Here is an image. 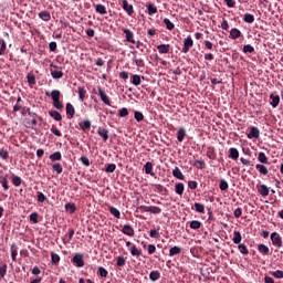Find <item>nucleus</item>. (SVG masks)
<instances>
[{
    "mask_svg": "<svg viewBox=\"0 0 283 283\" xmlns=\"http://www.w3.org/2000/svg\"><path fill=\"white\" fill-rule=\"evenodd\" d=\"M51 98L53 101V106L55 107V109H63V102L60 101L61 91H59V90L52 91Z\"/></svg>",
    "mask_w": 283,
    "mask_h": 283,
    "instance_id": "1",
    "label": "nucleus"
},
{
    "mask_svg": "<svg viewBox=\"0 0 283 283\" xmlns=\"http://www.w3.org/2000/svg\"><path fill=\"white\" fill-rule=\"evenodd\" d=\"M270 240L276 249H282L283 248V241H282V235L277 232H272L270 235Z\"/></svg>",
    "mask_w": 283,
    "mask_h": 283,
    "instance_id": "2",
    "label": "nucleus"
},
{
    "mask_svg": "<svg viewBox=\"0 0 283 283\" xmlns=\"http://www.w3.org/2000/svg\"><path fill=\"white\" fill-rule=\"evenodd\" d=\"M139 209L146 213H154L155 216H158V213L163 212V209L156 206H140Z\"/></svg>",
    "mask_w": 283,
    "mask_h": 283,
    "instance_id": "3",
    "label": "nucleus"
},
{
    "mask_svg": "<svg viewBox=\"0 0 283 283\" xmlns=\"http://www.w3.org/2000/svg\"><path fill=\"white\" fill-rule=\"evenodd\" d=\"M51 76L52 78L59 80V78H63V71L61 70V67L51 64Z\"/></svg>",
    "mask_w": 283,
    "mask_h": 283,
    "instance_id": "4",
    "label": "nucleus"
},
{
    "mask_svg": "<svg viewBox=\"0 0 283 283\" xmlns=\"http://www.w3.org/2000/svg\"><path fill=\"white\" fill-rule=\"evenodd\" d=\"M191 48H193V39H191V35H188L184 41V48L181 52H184V54H187L189 50H191Z\"/></svg>",
    "mask_w": 283,
    "mask_h": 283,
    "instance_id": "5",
    "label": "nucleus"
},
{
    "mask_svg": "<svg viewBox=\"0 0 283 283\" xmlns=\"http://www.w3.org/2000/svg\"><path fill=\"white\" fill-rule=\"evenodd\" d=\"M73 264L77 266L78 269H82V266H85V261H83V254H75L72 259Z\"/></svg>",
    "mask_w": 283,
    "mask_h": 283,
    "instance_id": "6",
    "label": "nucleus"
},
{
    "mask_svg": "<svg viewBox=\"0 0 283 283\" xmlns=\"http://www.w3.org/2000/svg\"><path fill=\"white\" fill-rule=\"evenodd\" d=\"M122 31L124 32L125 36H126V41L128 43H136V40H134V32H132V30L124 28L122 29Z\"/></svg>",
    "mask_w": 283,
    "mask_h": 283,
    "instance_id": "7",
    "label": "nucleus"
},
{
    "mask_svg": "<svg viewBox=\"0 0 283 283\" xmlns=\"http://www.w3.org/2000/svg\"><path fill=\"white\" fill-rule=\"evenodd\" d=\"M122 3L123 10L128 13V17H132L134 14V6L129 4L127 0H123Z\"/></svg>",
    "mask_w": 283,
    "mask_h": 283,
    "instance_id": "8",
    "label": "nucleus"
},
{
    "mask_svg": "<svg viewBox=\"0 0 283 283\" xmlns=\"http://www.w3.org/2000/svg\"><path fill=\"white\" fill-rule=\"evenodd\" d=\"M248 138H260V129L255 126L251 127L248 134Z\"/></svg>",
    "mask_w": 283,
    "mask_h": 283,
    "instance_id": "9",
    "label": "nucleus"
},
{
    "mask_svg": "<svg viewBox=\"0 0 283 283\" xmlns=\"http://www.w3.org/2000/svg\"><path fill=\"white\" fill-rule=\"evenodd\" d=\"M98 94H99L101 101H103L105 105H111L109 97H107V94L103 88L98 87Z\"/></svg>",
    "mask_w": 283,
    "mask_h": 283,
    "instance_id": "10",
    "label": "nucleus"
},
{
    "mask_svg": "<svg viewBox=\"0 0 283 283\" xmlns=\"http://www.w3.org/2000/svg\"><path fill=\"white\" fill-rule=\"evenodd\" d=\"M122 233H124V235H129L132 238L134 237V228H132V226L129 224H125L122 229Z\"/></svg>",
    "mask_w": 283,
    "mask_h": 283,
    "instance_id": "11",
    "label": "nucleus"
},
{
    "mask_svg": "<svg viewBox=\"0 0 283 283\" xmlns=\"http://www.w3.org/2000/svg\"><path fill=\"white\" fill-rule=\"evenodd\" d=\"M229 158H231V160H238V158H240V151H238V148L229 149Z\"/></svg>",
    "mask_w": 283,
    "mask_h": 283,
    "instance_id": "12",
    "label": "nucleus"
},
{
    "mask_svg": "<svg viewBox=\"0 0 283 283\" xmlns=\"http://www.w3.org/2000/svg\"><path fill=\"white\" fill-rule=\"evenodd\" d=\"M255 169L259 170V174H261V176H266L269 174V168H266V166L262 164H256Z\"/></svg>",
    "mask_w": 283,
    "mask_h": 283,
    "instance_id": "13",
    "label": "nucleus"
},
{
    "mask_svg": "<svg viewBox=\"0 0 283 283\" xmlns=\"http://www.w3.org/2000/svg\"><path fill=\"white\" fill-rule=\"evenodd\" d=\"M169 44H159L157 45V50L159 52V54H169Z\"/></svg>",
    "mask_w": 283,
    "mask_h": 283,
    "instance_id": "14",
    "label": "nucleus"
},
{
    "mask_svg": "<svg viewBox=\"0 0 283 283\" xmlns=\"http://www.w3.org/2000/svg\"><path fill=\"white\" fill-rule=\"evenodd\" d=\"M240 36H242V32L239 29H231L230 31V38L235 41V39H240Z\"/></svg>",
    "mask_w": 283,
    "mask_h": 283,
    "instance_id": "15",
    "label": "nucleus"
},
{
    "mask_svg": "<svg viewBox=\"0 0 283 283\" xmlns=\"http://www.w3.org/2000/svg\"><path fill=\"white\" fill-rule=\"evenodd\" d=\"M172 176L175 178H177L178 180H185V175L182 174V171L178 167H175V169L172 170Z\"/></svg>",
    "mask_w": 283,
    "mask_h": 283,
    "instance_id": "16",
    "label": "nucleus"
},
{
    "mask_svg": "<svg viewBox=\"0 0 283 283\" xmlns=\"http://www.w3.org/2000/svg\"><path fill=\"white\" fill-rule=\"evenodd\" d=\"M146 8L148 10L149 17H154V14H156L158 12V8H156V6H154V3H151V2L146 4Z\"/></svg>",
    "mask_w": 283,
    "mask_h": 283,
    "instance_id": "17",
    "label": "nucleus"
},
{
    "mask_svg": "<svg viewBox=\"0 0 283 283\" xmlns=\"http://www.w3.org/2000/svg\"><path fill=\"white\" fill-rule=\"evenodd\" d=\"M270 98H271L270 105L272 107H277V105H280V95L271 94Z\"/></svg>",
    "mask_w": 283,
    "mask_h": 283,
    "instance_id": "18",
    "label": "nucleus"
},
{
    "mask_svg": "<svg viewBox=\"0 0 283 283\" xmlns=\"http://www.w3.org/2000/svg\"><path fill=\"white\" fill-rule=\"evenodd\" d=\"M66 114L69 118H74V114H76V111L74 109V106L71 103L66 104Z\"/></svg>",
    "mask_w": 283,
    "mask_h": 283,
    "instance_id": "19",
    "label": "nucleus"
},
{
    "mask_svg": "<svg viewBox=\"0 0 283 283\" xmlns=\"http://www.w3.org/2000/svg\"><path fill=\"white\" fill-rule=\"evenodd\" d=\"M175 192L178 195V196H182V193H185V184L182 182H178L175 185Z\"/></svg>",
    "mask_w": 283,
    "mask_h": 283,
    "instance_id": "20",
    "label": "nucleus"
},
{
    "mask_svg": "<svg viewBox=\"0 0 283 283\" xmlns=\"http://www.w3.org/2000/svg\"><path fill=\"white\" fill-rule=\"evenodd\" d=\"M258 191H259L260 196H262L263 198H266V196H269V188L266 185H261L258 188Z\"/></svg>",
    "mask_w": 283,
    "mask_h": 283,
    "instance_id": "21",
    "label": "nucleus"
},
{
    "mask_svg": "<svg viewBox=\"0 0 283 283\" xmlns=\"http://www.w3.org/2000/svg\"><path fill=\"white\" fill-rule=\"evenodd\" d=\"M258 251H259V253H261V255H269V253H270L269 247H266L263 243L258 245Z\"/></svg>",
    "mask_w": 283,
    "mask_h": 283,
    "instance_id": "22",
    "label": "nucleus"
},
{
    "mask_svg": "<svg viewBox=\"0 0 283 283\" xmlns=\"http://www.w3.org/2000/svg\"><path fill=\"white\" fill-rule=\"evenodd\" d=\"M258 160H259V163H261L262 165H270V163H269V157H266V154H264V153H259V155H258Z\"/></svg>",
    "mask_w": 283,
    "mask_h": 283,
    "instance_id": "23",
    "label": "nucleus"
},
{
    "mask_svg": "<svg viewBox=\"0 0 283 283\" xmlns=\"http://www.w3.org/2000/svg\"><path fill=\"white\" fill-rule=\"evenodd\" d=\"M179 253H182V248L180 247L175 245L169 250L170 258H174V255H179Z\"/></svg>",
    "mask_w": 283,
    "mask_h": 283,
    "instance_id": "24",
    "label": "nucleus"
},
{
    "mask_svg": "<svg viewBox=\"0 0 283 283\" xmlns=\"http://www.w3.org/2000/svg\"><path fill=\"white\" fill-rule=\"evenodd\" d=\"M130 255L134 258H140L143 255V251L136 248V245L130 247Z\"/></svg>",
    "mask_w": 283,
    "mask_h": 283,
    "instance_id": "25",
    "label": "nucleus"
},
{
    "mask_svg": "<svg viewBox=\"0 0 283 283\" xmlns=\"http://www.w3.org/2000/svg\"><path fill=\"white\" fill-rule=\"evenodd\" d=\"M232 241L234 244H240V242H242V234L240 233V231L233 232Z\"/></svg>",
    "mask_w": 283,
    "mask_h": 283,
    "instance_id": "26",
    "label": "nucleus"
},
{
    "mask_svg": "<svg viewBox=\"0 0 283 283\" xmlns=\"http://www.w3.org/2000/svg\"><path fill=\"white\" fill-rule=\"evenodd\" d=\"M145 169V174H148L149 176H154V164H151L150 161L146 163V165L144 166Z\"/></svg>",
    "mask_w": 283,
    "mask_h": 283,
    "instance_id": "27",
    "label": "nucleus"
},
{
    "mask_svg": "<svg viewBox=\"0 0 283 283\" xmlns=\"http://www.w3.org/2000/svg\"><path fill=\"white\" fill-rule=\"evenodd\" d=\"M39 17H40V19H42V21H50V19H52L50 11H41L39 13Z\"/></svg>",
    "mask_w": 283,
    "mask_h": 283,
    "instance_id": "28",
    "label": "nucleus"
},
{
    "mask_svg": "<svg viewBox=\"0 0 283 283\" xmlns=\"http://www.w3.org/2000/svg\"><path fill=\"white\" fill-rule=\"evenodd\" d=\"M185 136H187V130H185V128H180L177 133L178 142L182 143V140H185Z\"/></svg>",
    "mask_w": 283,
    "mask_h": 283,
    "instance_id": "29",
    "label": "nucleus"
},
{
    "mask_svg": "<svg viewBox=\"0 0 283 283\" xmlns=\"http://www.w3.org/2000/svg\"><path fill=\"white\" fill-rule=\"evenodd\" d=\"M149 280H151V282H158V280H160V273L158 271H151Z\"/></svg>",
    "mask_w": 283,
    "mask_h": 283,
    "instance_id": "30",
    "label": "nucleus"
},
{
    "mask_svg": "<svg viewBox=\"0 0 283 283\" xmlns=\"http://www.w3.org/2000/svg\"><path fill=\"white\" fill-rule=\"evenodd\" d=\"M109 213L120 220V210L114 207H109Z\"/></svg>",
    "mask_w": 283,
    "mask_h": 283,
    "instance_id": "31",
    "label": "nucleus"
},
{
    "mask_svg": "<svg viewBox=\"0 0 283 283\" xmlns=\"http://www.w3.org/2000/svg\"><path fill=\"white\" fill-rule=\"evenodd\" d=\"M64 207L70 213H76V203H66Z\"/></svg>",
    "mask_w": 283,
    "mask_h": 283,
    "instance_id": "32",
    "label": "nucleus"
},
{
    "mask_svg": "<svg viewBox=\"0 0 283 283\" xmlns=\"http://www.w3.org/2000/svg\"><path fill=\"white\" fill-rule=\"evenodd\" d=\"M95 10L98 14H107V8L103 4H96Z\"/></svg>",
    "mask_w": 283,
    "mask_h": 283,
    "instance_id": "33",
    "label": "nucleus"
},
{
    "mask_svg": "<svg viewBox=\"0 0 283 283\" xmlns=\"http://www.w3.org/2000/svg\"><path fill=\"white\" fill-rule=\"evenodd\" d=\"M77 91H78V98H80V101L84 102L85 101V94H87V91H85V88L82 87V86H80L77 88Z\"/></svg>",
    "mask_w": 283,
    "mask_h": 283,
    "instance_id": "34",
    "label": "nucleus"
},
{
    "mask_svg": "<svg viewBox=\"0 0 283 283\" xmlns=\"http://www.w3.org/2000/svg\"><path fill=\"white\" fill-rule=\"evenodd\" d=\"M243 21L245 23H253V21H255V17H253V14L251 13H245L243 17Z\"/></svg>",
    "mask_w": 283,
    "mask_h": 283,
    "instance_id": "35",
    "label": "nucleus"
},
{
    "mask_svg": "<svg viewBox=\"0 0 283 283\" xmlns=\"http://www.w3.org/2000/svg\"><path fill=\"white\" fill-rule=\"evenodd\" d=\"M62 156H61V151H55L52 155H50V160L52 163H55V160H61Z\"/></svg>",
    "mask_w": 283,
    "mask_h": 283,
    "instance_id": "36",
    "label": "nucleus"
},
{
    "mask_svg": "<svg viewBox=\"0 0 283 283\" xmlns=\"http://www.w3.org/2000/svg\"><path fill=\"white\" fill-rule=\"evenodd\" d=\"M200 227H202V222L198 220H193L190 222V229H193L195 231H197V229H200Z\"/></svg>",
    "mask_w": 283,
    "mask_h": 283,
    "instance_id": "37",
    "label": "nucleus"
},
{
    "mask_svg": "<svg viewBox=\"0 0 283 283\" xmlns=\"http://www.w3.org/2000/svg\"><path fill=\"white\" fill-rule=\"evenodd\" d=\"M164 23H165L167 30H174V28H176V25L172 23L171 20H169V18H165Z\"/></svg>",
    "mask_w": 283,
    "mask_h": 283,
    "instance_id": "38",
    "label": "nucleus"
},
{
    "mask_svg": "<svg viewBox=\"0 0 283 283\" xmlns=\"http://www.w3.org/2000/svg\"><path fill=\"white\" fill-rule=\"evenodd\" d=\"M99 136L104 139V140H108L109 138V132H107V129L103 128L98 130Z\"/></svg>",
    "mask_w": 283,
    "mask_h": 283,
    "instance_id": "39",
    "label": "nucleus"
},
{
    "mask_svg": "<svg viewBox=\"0 0 283 283\" xmlns=\"http://www.w3.org/2000/svg\"><path fill=\"white\" fill-rule=\"evenodd\" d=\"M238 249L243 255H249V249L244 245V243H239Z\"/></svg>",
    "mask_w": 283,
    "mask_h": 283,
    "instance_id": "40",
    "label": "nucleus"
},
{
    "mask_svg": "<svg viewBox=\"0 0 283 283\" xmlns=\"http://www.w3.org/2000/svg\"><path fill=\"white\" fill-rule=\"evenodd\" d=\"M244 54H253L255 52V49L251 44H247L243 46Z\"/></svg>",
    "mask_w": 283,
    "mask_h": 283,
    "instance_id": "41",
    "label": "nucleus"
},
{
    "mask_svg": "<svg viewBox=\"0 0 283 283\" xmlns=\"http://www.w3.org/2000/svg\"><path fill=\"white\" fill-rule=\"evenodd\" d=\"M51 262H52V264H59V262H61V256H59V254L52 252L51 253Z\"/></svg>",
    "mask_w": 283,
    "mask_h": 283,
    "instance_id": "42",
    "label": "nucleus"
},
{
    "mask_svg": "<svg viewBox=\"0 0 283 283\" xmlns=\"http://www.w3.org/2000/svg\"><path fill=\"white\" fill-rule=\"evenodd\" d=\"M219 188L221 191H227V189H229V182H227V180L224 179H221L219 184Z\"/></svg>",
    "mask_w": 283,
    "mask_h": 283,
    "instance_id": "43",
    "label": "nucleus"
},
{
    "mask_svg": "<svg viewBox=\"0 0 283 283\" xmlns=\"http://www.w3.org/2000/svg\"><path fill=\"white\" fill-rule=\"evenodd\" d=\"M50 116L54 118V120H63V116H61V113L53 111L50 113Z\"/></svg>",
    "mask_w": 283,
    "mask_h": 283,
    "instance_id": "44",
    "label": "nucleus"
},
{
    "mask_svg": "<svg viewBox=\"0 0 283 283\" xmlns=\"http://www.w3.org/2000/svg\"><path fill=\"white\" fill-rule=\"evenodd\" d=\"M134 116H135V119L137 120V123H140L142 120H145V115H143L142 112L136 111L134 113Z\"/></svg>",
    "mask_w": 283,
    "mask_h": 283,
    "instance_id": "45",
    "label": "nucleus"
},
{
    "mask_svg": "<svg viewBox=\"0 0 283 283\" xmlns=\"http://www.w3.org/2000/svg\"><path fill=\"white\" fill-rule=\"evenodd\" d=\"M80 127L85 132V129H90L92 127V123L90 120H84L80 124Z\"/></svg>",
    "mask_w": 283,
    "mask_h": 283,
    "instance_id": "46",
    "label": "nucleus"
},
{
    "mask_svg": "<svg viewBox=\"0 0 283 283\" xmlns=\"http://www.w3.org/2000/svg\"><path fill=\"white\" fill-rule=\"evenodd\" d=\"M17 255H18L17 245H15V244H12V245H11V258H12V261H13V262H17Z\"/></svg>",
    "mask_w": 283,
    "mask_h": 283,
    "instance_id": "47",
    "label": "nucleus"
},
{
    "mask_svg": "<svg viewBox=\"0 0 283 283\" xmlns=\"http://www.w3.org/2000/svg\"><path fill=\"white\" fill-rule=\"evenodd\" d=\"M30 221L33 222V224H39V213L32 212L30 214Z\"/></svg>",
    "mask_w": 283,
    "mask_h": 283,
    "instance_id": "48",
    "label": "nucleus"
},
{
    "mask_svg": "<svg viewBox=\"0 0 283 283\" xmlns=\"http://www.w3.org/2000/svg\"><path fill=\"white\" fill-rule=\"evenodd\" d=\"M195 209H196L197 213H205V205H202V203L196 202Z\"/></svg>",
    "mask_w": 283,
    "mask_h": 283,
    "instance_id": "49",
    "label": "nucleus"
},
{
    "mask_svg": "<svg viewBox=\"0 0 283 283\" xmlns=\"http://www.w3.org/2000/svg\"><path fill=\"white\" fill-rule=\"evenodd\" d=\"M133 85H135L136 87H138V85H140L142 80H140V75H133V80H132Z\"/></svg>",
    "mask_w": 283,
    "mask_h": 283,
    "instance_id": "50",
    "label": "nucleus"
},
{
    "mask_svg": "<svg viewBox=\"0 0 283 283\" xmlns=\"http://www.w3.org/2000/svg\"><path fill=\"white\" fill-rule=\"evenodd\" d=\"M271 275H273V277H275L276 280H283V271L282 270H277L271 273Z\"/></svg>",
    "mask_w": 283,
    "mask_h": 283,
    "instance_id": "51",
    "label": "nucleus"
},
{
    "mask_svg": "<svg viewBox=\"0 0 283 283\" xmlns=\"http://www.w3.org/2000/svg\"><path fill=\"white\" fill-rule=\"evenodd\" d=\"M12 182H13L14 187H21V184L23 182V180L21 179V177L14 176L12 178Z\"/></svg>",
    "mask_w": 283,
    "mask_h": 283,
    "instance_id": "52",
    "label": "nucleus"
},
{
    "mask_svg": "<svg viewBox=\"0 0 283 283\" xmlns=\"http://www.w3.org/2000/svg\"><path fill=\"white\" fill-rule=\"evenodd\" d=\"M7 273H8V265L7 264L0 265V277H6Z\"/></svg>",
    "mask_w": 283,
    "mask_h": 283,
    "instance_id": "53",
    "label": "nucleus"
},
{
    "mask_svg": "<svg viewBox=\"0 0 283 283\" xmlns=\"http://www.w3.org/2000/svg\"><path fill=\"white\" fill-rule=\"evenodd\" d=\"M52 169H53V171H56L57 174H63V166H61V164H54L53 166H52Z\"/></svg>",
    "mask_w": 283,
    "mask_h": 283,
    "instance_id": "54",
    "label": "nucleus"
},
{
    "mask_svg": "<svg viewBox=\"0 0 283 283\" xmlns=\"http://www.w3.org/2000/svg\"><path fill=\"white\" fill-rule=\"evenodd\" d=\"M97 273H98V275H99L101 277H107V275H108V272H107V271L105 270V268H103V266H99V268H98Z\"/></svg>",
    "mask_w": 283,
    "mask_h": 283,
    "instance_id": "55",
    "label": "nucleus"
},
{
    "mask_svg": "<svg viewBox=\"0 0 283 283\" xmlns=\"http://www.w3.org/2000/svg\"><path fill=\"white\" fill-rule=\"evenodd\" d=\"M0 56H3V54H6V40H0Z\"/></svg>",
    "mask_w": 283,
    "mask_h": 283,
    "instance_id": "56",
    "label": "nucleus"
},
{
    "mask_svg": "<svg viewBox=\"0 0 283 283\" xmlns=\"http://www.w3.org/2000/svg\"><path fill=\"white\" fill-rule=\"evenodd\" d=\"M126 116H129V111L126 107H123L119 109V117L125 118Z\"/></svg>",
    "mask_w": 283,
    "mask_h": 283,
    "instance_id": "57",
    "label": "nucleus"
},
{
    "mask_svg": "<svg viewBox=\"0 0 283 283\" xmlns=\"http://www.w3.org/2000/svg\"><path fill=\"white\" fill-rule=\"evenodd\" d=\"M29 85H34L36 83V77L33 74H28L27 76Z\"/></svg>",
    "mask_w": 283,
    "mask_h": 283,
    "instance_id": "58",
    "label": "nucleus"
},
{
    "mask_svg": "<svg viewBox=\"0 0 283 283\" xmlns=\"http://www.w3.org/2000/svg\"><path fill=\"white\" fill-rule=\"evenodd\" d=\"M21 107V97H18L17 103L13 107V112H20Z\"/></svg>",
    "mask_w": 283,
    "mask_h": 283,
    "instance_id": "59",
    "label": "nucleus"
},
{
    "mask_svg": "<svg viewBox=\"0 0 283 283\" xmlns=\"http://www.w3.org/2000/svg\"><path fill=\"white\" fill-rule=\"evenodd\" d=\"M114 171H116V166L114 164H111L106 167L107 174H114Z\"/></svg>",
    "mask_w": 283,
    "mask_h": 283,
    "instance_id": "60",
    "label": "nucleus"
},
{
    "mask_svg": "<svg viewBox=\"0 0 283 283\" xmlns=\"http://www.w3.org/2000/svg\"><path fill=\"white\" fill-rule=\"evenodd\" d=\"M1 185L4 189V191H8V189H10V187L8 186V178L7 177L2 178Z\"/></svg>",
    "mask_w": 283,
    "mask_h": 283,
    "instance_id": "61",
    "label": "nucleus"
},
{
    "mask_svg": "<svg viewBox=\"0 0 283 283\" xmlns=\"http://www.w3.org/2000/svg\"><path fill=\"white\" fill-rule=\"evenodd\" d=\"M117 266H125V256L120 255L117 258Z\"/></svg>",
    "mask_w": 283,
    "mask_h": 283,
    "instance_id": "62",
    "label": "nucleus"
},
{
    "mask_svg": "<svg viewBox=\"0 0 283 283\" xmlns=\"http://www.w3.org/2000/svg\"><path fill=\"white\" fill-rule=\"evenodd\" d=\"M149 235L151 238H160V233L156 229H151L150 232H149Z\"/></svg>",
    "mask_w": 283,
    "mask_h": 283,
    "instance_id": "63",
    "label": "nucleus"
},
{
    "mask_svg": "<svg viewBox=\"0 0 283 283\" xmlns=\"http://www.w3.org/2000/svg\"><path fill=\"white\" fill-rule=\"evenodd\" d=\"M81 163L85 166V167H90V159L86 156L81 157Z\"/></svg>",
    "mask_w": 283,
    "mask_h": 283,
    "instance_id": "64",
    "label": "nucleus"
}]
</instances>
